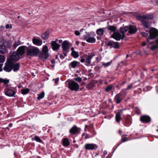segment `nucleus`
Here are the masks:
<instances>
[{
	"label": "nucleus",
	"instance_id": "6ab92c4d",
	"mask_svg": "<svg viewBox=\"0 0 158 158\" xmlns=\"http://www.w3.org/2000/svg\"><path fill=\"white\" fill-rule=\"evenodd\" d=\"M6 52V49L4 43L0 41V53L3 54L5 53Z\"/></svg>",
	"mask_w": 158,
	"mask_h": 158
},
{
	"label": "nucleus",
	"instance_id": "0e129e2a",
	"mask_svg": "<svg viewBox=\"0 0 158 158\" xmlns=\"http://www.w3.org/2000/svg\"><path fill=\"white\" fill-rule=\"evenodd\" d=\"M71 50L72 51V52H73V51H74V48H71Z\"/></svg>",
	"mask_w": 158,
	"mask_h": 158
},
{
	"label": "nucleus",
	"instance_id": "37998d69",
	"mask_svg": "<svg viewBox=\"0 0 158 158\" xmlns=\"http://www.w3.org/2000/svg\"><path fill=\"white\" fill-rule=\"evenodd\" d=\"M111 62H109L106 63H103L102 65L104 66L105 67H108L111 64Z\"/></svg>",
	"mask_w": 158,
	"mask_h": 158
},
{
	"label": "nucleus",
	"instance_id": "9b49d317",
	"mask_svg": "<svg viewBox=\"0 0 158 158\" xmlns=\"http://www.w3.org/2000/svg\"><path fill=\"white\" fill-rule=\"evenodd\" d=\"M140 120L142 123H147L151 121L150 117L148 115H143L140 118Z\"/></svg>",
	"mask_w": 158,
	"mask_h": 158
},
{
	"label": "nucleus",
	"instance_id": "bf43d9fd",
	"mask_svg": "<svg viewBox=\"0 0 158 158\" xmlns=\"http://www.w3.org/2000/svg\"><path fill=\"white\" fill-rule=\"evenodd\" d=\"M62 42V40H59V42L60 43H61Z\"/></svg>",
	"mask_w": 158,
	"mask_h": 158
},
{
	"label": "nucleus",
	"instance_id": "dca6fc26",
	"mask_svg": "<svg viewBox=\"0 0 158 158\" xmlns=\"http://www.w3.org/2000/svg\"><path fill=\"white\" fill-rule=\"evenodd\" d=\"M11 61H17L19 59V56L16 52H14L10 58Z\"/></svg>",
	"mask_w": 158,
	"mask_h": 158
},
{
	"label": "nucleus",
	"instance_id": "e433bc0d",
	"mask_svg": "<svg viewBox=\"0 0 158 158\" xmlns=\"http://www.w3.org/2000/svg\"><path fill=\"white\" fill-rule=\"evenodd\" d=\"M48 47L46 46H44L43 48L42 52L48 53Z\"/></svg>",
	"mask_w": 158,
	"mask_h": 158
},
{
	"label": "nucleus",
	"instance_id": "f257e3e1",
	"mask_svg": "<svg viewBox=\"0 0 158 158\" xmlns=\"http://www.w3.org/2000/svg\"><path fill=\"white\" fill-rule=\"evenodd\" d=\"M40 50L38 48L32 47L27 48V55L28 56H37Z\"/></svg>",
	"mask_w": 158,
	"mask_h": 158
},
{
	"label": "nucleus",
	"instance_id": "f3484780",
	"mask_svg": "<svg viewBox=\"0 0 158 158\" xmlns=\"http://www.w3.org/2000/svg\"><path fill=\"white\" fill-rule=\"evenodd\" d=\"M17 53L19 56H22L25 53V46H21L19 47L17 50Z\"/></svg>",
	"mask_w": 158,
	"mask_h": 158
},
{
	"label": "nucleus",
	"instance_id": "c85d7f7f",
	"mask_svg": "<svg viewBox=\"0 0 158 158\" xmlns=\"http://www.w3.org/2000/svg\"><path fill=\"white\" fill-rule=\"evenodd\" d=\"M19 63H17L14 64L13 63V70L15 72H16L19 70Z\"/></svg>",
	"mask_w": 158,
	"mask_h": 158
},
{
	"label": "nucleus",
	"instance_id": "864d4df0",
	"mask_svg": "<svg viewBox=\"0 0 158 158\" xmlns=\"http://www.w3.org/2000/svg\"><path fill=\"white\" fill-rule=\"evenodd\" d=\"M75 34L76 35H79L80 34L79 31H75Z\"/></svg>",
	"mask_w": 158,
	"mask_h": 158
},
{
	"label": "nucleus",
	"instance_id": "c9c22d12",
	"mask_svg": "<svg viewBox=\"0 0 158 158\" xmlns=\"http://www.w3.org/2000/svg\"><path fill=\"white\" fill-rule=\"evenodd\" d=\"M113 85H110L107 86L105 89V91L108 92L111 90L113 88Z\"/></svg>",
	"mask_w": 158,
	"mask_h": 158
},
{
	"label": "nucleus",
	"instance_id": "0eeeda50",
	"mask_svg": "<svg viewBox=\"0 0 158 158\" xmlns=\"http://www.w3.org/2000/svg\"><path fill=\"white\" fill-rule=\"evenodd\" d=\"M111 37L115 40L118 41L123 39L125 37V34H121L118 32H114L111 35Z\"/></svg>",
	"mask_w": 158,
	"mask_h": 158
},
{
	"label": "nucleus",
	"instance_id": "6e6d98bb",
	"mask_svg": "<svg viewBox=\"0 0 158 158\" xmlns=\"http://www.w3.org/2000/svg\"><path fill=\"white\" fill-rule=\"evenodd\" d=\"M126 81H124V82H123L122 83L120 84V85H123L126 83Z\"/></svg>",
	"mask_w": 158,
	"mask_h": 158
},
{
	"label": "nucleus",
	"instance_id": "f8f14e48",
	"mask_svg": "<svg viewBox=\"0 0 158 158\" xmlns=\"http://www.w3.org/2000/svg\"><path fill=\"white\" fill-rule=\"evenodd\" d=\"M85 148L86 150H93L98 148L97 145L93 143H87L85 144Z\"/></svg>",
	"mask_w": 158,
	"mask_h": 158
},
{
	"label": "nucleus",
	"instance_id": "2eb2a0df",
	"mask_svg": "<svg viewBox=\"0 0 158 158\" xmlns=\"http://www.w3.org/2000/svg\"><path fill=\"white\" fill-rule=\"evenodd\" d=\"M51 45L52 47V49L55 51L57 50L60 47V45L55 41H52L51 42Z\"/></svg>",
	"mask_w": 158,
	"mask_h": 158
},
{
	"label": "nucleus",
	"instance_id": "09e8293b",
	"mask_svg": "<svg viewBox=\"0 0 158 158\" xmlns=\"http://www.w3.org/2000/svg\"><path fill=\"white\" fill-rule=\"evenodd\" d=\"M12 26L11 24H7L6 25V29L11 28Z\"/></svg>",
	"mask_w": 158,
	"mask_h": 158
},
{
	"label": "nucleus",
	"instance_id": "4d7b16f0",
	"mask_svg": "<svg viewBox=\"0 0 158 158\" xmlns=\"http://www.w3.org/2000/svg\"><path fill=\"white\" fill-rule=\"evenodd\" d=\"M146 45V44L145 42H143L142 43V45L143 46H145Z\"/></svg>",
	"mask_w": 158,
	"mask_h": 158
},
{
	"label": "nucleus",
	"instance_id": "58836bf2",
	"mask_svg": "<svg viewBox=\"0 0 158 158\" xmlns=\"http://www.w3.org/2000/svg\"><path fill=\"white\" fill-rule=\"evenodd\" d=\"M29 89H23L22 90V93L23 94H25L29 92Z\"/></svg>",
	"mask_w": 158,
	"mask_h": 158
},
{
	"label": "nucleus",
	"instance_id": "e2e57ef3",
	"mask_svg": "<svg viewBox=\"0 0 158 158\" xmlns=\"http://www.w3.org/2000/svg\"><path fill=\"white\" fill-rule=\"evenodd\" d=\"M86 84V83L85 82H83L82 84H81V85H85Z\"/></svg>",
	"mask_w": 158,
	"mask_h": 158
},
{
	"label": "nucleus",
	"instance_id": "423d86ee",
	"mask_svg": "<svg viewBox=\"0 0 158 158\" xmlns=\"http://www.w3.org/2000/svg\"><path fill=\"white\" fill-rule=\"evenodd\" d=\"M13 63L10 61H7L5 64L3 70L6 72H10L13 69Z\"/></svg>",
	"mask_w": 158,
	"mask_h": 158
},
{
	"label": "nucleus",
	"instance_id": "f704fd0d",
	"mask_svg": "<svg viewBox=\"0 0 158 158\" xmlns=\"http://www.w3.org/2000/svg\"><path fill=\"white\" fill-rule=\"evenodd\" d=\"M108 28L109 30H110L112 31H114L116 30V28L113 26H109L108 27Z\"/></svg>",
	"mask_w": 158,
	"mask_h": 158
},
{
	"label": "nucleus",
	"instance_id": "cd10ccee",
	"mask_svg": "<svg viewBox=\"0 0 158 158\" xmlns=\"http://www.w3.org/2000/svg\"><path fill=\"white\" fill-rule=\"evenodd\" d=\"M133 86V83H131V84L129 85L127 88L124 89H122L121 90L122 92H123L124 93H126L125 92L127 90H128L131 89Z\"/></svg>",
	"mask_w": 158,
	"mask_h": 158
},
{
	"label": "nucleus",
	"instance_id": "4be33fe9",
	"mask_svg": "<svg viewBox=\"0 0 158 158\" xmlns=\"http://www.w3.org/2000/svg\"><path fill=\"white\" fill-rule=\"evenodd\" d=\"M48 53H45L42 52L39 55V57L41 59H46L48 58Z\"/></svg>",
	"mask_w": 158,
	"mask_h": 158
},
{
	"label": "nucleus",
	"instance_id": "a878e982",
	"mask_svg": "<svg viewBox=\"0 0 158 158\" xmlns=\"http://www.w3.org/2000/svg\"><path fill=\"white\" fill-rule=\"evenodd\" d=\"M79 62L76 61H74L71 62L70 65L73 68H74L75 67L78 66L79 65Z\"/></svg>",
	"mask_w": 158,
	"mask_h": 158
},
{
	"label": "nucleus",
	"instance_id": "39448f33",
	"mask_svg": "<svg viewBox=\"0 0 158 158\" xmlns=\"http://www.w3.org/2000/svg\"><path fill=\"white\" fill-rule=\"evenodd\" d=\"M68 87L72 90L77 91L79 89V85L73 81H70L68 83Z\"/></svg>",
	"mask_w": 158,
	"mask_h": 158
},
{
	"label": "nucleus",
	"instance_id": "a19ab883",
	"mask_svg": "<svg viewBox=\"0 0 158 158\" xmlns=\"http://www.w3.org/2000/svg\"><path fill=\"white\" fill-rule=\"evenodd\" d=\"M135 110L136 114H141L140 110L138 107H135Z\"/></svg>",
	"mask_w": 158,
	"mask_h": 158
},
{
	"label": "nucleus",
	"instance_id": "4468645a",
	"mask_svg": "<svg viewBox=\"0 0 158 158\" xmlns=\"http://www.w3.org/2000/svg\"><path fill=\"white\" fill-rule=\"evenodd\" d=\"M80 130V128H78L75 125L70 129L69 132L71 134L74 135L78 133Z\"/></svg>",
	"mask_w": 158,
	"mask_h": 158
},
{
	"label": "nucleus",
	"instance_id": "338daca9",
	"mask_svg": "<svg viewBox=\"0 0 158 158\" xmlns=\"http://www.w3.org/2000/svg\"><path fill=\"white\" fill-rule=\"evenodd\" d=\"M156 3L158 4V0H156Z\"/></svg>",
	"mask_w": 158,
	"mask_h": 158
},
{
	"label": "nucleus",
	"instance_id": "603ef678",
	"mask_svg": "<svg viewBox=\"0 0 158 158\" xmlns=\"http://www.w3.org/2000/svg\"><path fill=\"white\" fill-rule=\"evenodd\" d=\"M157 48V46L156 45H154L152 46L151 47V48L152 50H154L156 49Z\"/></svg>",
	"mask_w": 158,
	"mask_h": 158
},
{
	"label": "nucleus",
	"instance_id": "5fc2aeb1",
	"mask_svg": "<svg viewBox=\"0 0 158 158\" xmlns=\"http://www.w3.org/2000/svg\"><path fill=\"white\" fill-rule=\"evenodd\" d=\"M2 64H0V71H2Z\"/></svg>",
	"mask_w": 158,
	"mask_h": 158
},
{
	"label": "nucleus",
	"instance_id": "aec40b11",
	"mask_svg": "<svg viewBox=\"0 0 158 158\" xmlns=\"http://www.w3.org/2000/svg\"><path fill=\"white\" fill-rule=\"evenodd\" d=\"M128 32L130 34L135 33L137 31L136 28L134 26L130 25L128 27Z\"/></svg>",
	"mask_w": 158,
	"mask_h": 158
},
{
	"label": "nucleus",
	"instance_id": "393cba45",
	"mask_svg": "<svg viewBox=\"0 0 158 158\" xmlns=\"http://www.w3.org/2000/svg\"><path fill=\"white\" fill-rule=\"evenodd\" d=\"M70 143L69 139L67 138L63 139V145L64 146H68L69 145Z\"/></svg>",
	"mask_w": 158,
	"mask_h": 158
},
{
	"label": "nucleus",
	"instance_id": "f03ea898",
	"mask_svg": "<svg viewBox=\"0 0 158 158\" xmlns=\"http://www.w3.org/2000/svg\"><path fill=\"white\" fill-rule=\"evenodd\" d=\"M126 95V93H124L123 92H122L121 90L120 93L117 94L115 96L114 98V102L117 104L120 103L124 99Z\"/></svg>",
	"mask_w": 158,
	"mask_h": 158
},
{
	"label": "nucleus",
	"instance_id": "1a4fd4ad",
	"mask_svg": "<svg viewBox=\"0 0 158 158\" xmlns=\"http://www.w3.org/2000/svg\"><path fill=\"white\" fill-rule=\"evenodd\" d=\"M5 94L9 97H12L14 96L16 94L15 89L9 88H6L4 90Z\"/></svg>",
	"mask_w": 158,
	"mask_h": 158
},
{
	"label": "nucleus",
	"instance_id": "b1692460",
	"mask_svg": "<svg viewBox=\"0 0 158 158\" xmlns=\"http://www.w3.org/2000/svg\"><path fill=\"white\" fill-rule=\"evenodd\" d=\"M121 114L120 112H118L116 113L115 115V120L116 121L118 122L119 123L121 119Z\"/></svg>",
	"mask_w": 158,
	"mask_h": 158
},
{
	"label": "nucleus",
	"instance_id": "7ed1b4c3",
	"mask_svg": "<svg viewBox=\"0 0 158 158\" xmlns=\"http://www.w3.org/2000/svg\"><path fill=\"white\" fill-rule=\"evenodd\" d=\"M94 53L91 54L90 55H84L81 58L80 61L82 63L85 62L88 64L91 63V60L93 57L94 56Z\"/></svg>",
	"mask_w": 158,
	"mask_h": 158
},
{
	"label": "nucleus",
	"instance_id": "412c9836",
	"mask_svg": "<svg viewBox=\"0 0 158 158\" xmlns=\"http://www.w3.org/2000/svg\"><path fill=\"white\" fill-rule=\"evenodd\" d=\"M142 22L144 27L146 28H148L150 25L149 22L146 19L142 20Z\"/></svg>",
	"mask_w": 158,
	"mask_h": 158
},
{
	"label": "nucleus",
	"instance_id": "774afa93",
	"mask_svg": "<svg viewBox=\"0 0 158 158\" xmlns=\"http://www.w3.org/2000/svg\"><path fill=\"white\" fill-rule=\"evenodd\" d=\"M88 127V125H86L85 126V128H87Z\"/></svg>",
	"mask_w": 158,
	"mask_h": 158
},
{
	"label": "nucleus",
	"instance_id": "680f3d73",
	"mask_svg": "<svg viewBox=\"0 0 158 158\" xmlns=\"http://www.w3.org/2000/svg\"><path fill=\"white\" fill-rule=\"evenodd\" d=\"M119 133L120 134V135H121V133H122V131L121 130H119Z\"/></svg>",
	"mask_w": 158,
	"mask_h": 158
},
{
	"label": "nucleus",
	"instance_id": "3c124183",
	"mask_svg": "<svg viewBox=\"0 0 158 158\" xmlns=\"http://www.w3.org/2000/svg\"><path fill=\"white\" fill-rule=\"evenodd\" d=\"M59 80V78H58L56 79H53V81H54L55 83L56 84Z\"/></svg>",
	"mask_w": 158,
	"mask_h": 158
},
{
	"label": "nucleus",
	"instance_id": "052dcab7",
	"mask_svg": "<svg viewBox=\"0 0 158 158\" xmlns=\"http://www.w3.org/2000/svg\"><path fill=\"white\" fill-rule=\"evenodd\" d=\"M86 134V133H83V134H82V136H85Z\"/></svg>",
	"mask_w": 158,
	"mask_h": 158
},
{
	"label": "nucleus",
	"instance_id": "5701e85b",
	"mask_svg": "<svg viewBox=\"0 0 158 158\" xmlns=\"http://www.w3.org/2000/svg\"><path fill=\"white\" fill-rule=\"evenodd\" d=\"M128 30V27L127 26H126L125 27H121L119 30V31L120 32V33L122 34H124V33L126 32Z\"/></svg>",
	"mask_w": 158,
	"mask_h": 158
},
{
	"label": "nucleus",
	"instance_id": "72a5a7b5",
	"mask_svg": "<svg viewBox=\"0 0 158 158\" xmlns=\"http://www.w3.org/2000/svg\"><path fill=\"white\" fill-rule=\"evenodd\" d=\"M21 44V42L19 40H18L16 41H15L13 45V47L15 48H16L18 46Z\"/></svg>",
	"mask_w": 158,
	"mask_h": 158
},
{
	"label": "nucleus",
	"instance_id": "9d476101",
	"mask_svg": "<svg viewBox=\"0 0 158 158\" xmlns=\"http://www.w3.org/2000/svg\"><path fill=\"white\" fill-rule=\"evenodd\" d=\"M62 47L64 51V55L66 56V53L69 49V42L67 40L64 41L62 44Z\"/></svg>",
	"mask_w": 158,
	"mask_h": 158
},
{
	"label": "nucleus",
	"instance_id": "20e7f679",
	"mask_svg": "<svg viewBox=\"0 0 158 158\" xmlns=\"http://www.w3.org/2000/svg\"><path fill=\"white\" fill-rule=\"evenodd\" d=\"M149 38L151 39L155 38L158 36V30L154 27L151 28L149 31ZM156 42L158 44V39Z\"/></svg>",
	"mask_w": 158,
	"mask_h": 158
},
{
	"label": "nucleus",
	"instance_id": "4c0bfd02",
	"mask_svg": "<svg viewBox=\"0 0 158 158\" xmlns=\"http://www.w3.org/2000/svg\"><path fill=\"white\" fill-rule=\"evenodd\" d=\"M94 86V84L92 82H90L86 85V87L89 89L92 88Z\"/></svg>",
	"mask_w": 158,
	"mask_h": 158
},
{
	"label": "nucleus",
	"instance_id": "79ce46f5",
	"mask_svg": "<svg viewBox=\"0 0 158 158\" xmlns=\"http://www.w3.org/2000/svg\"><path fill=\"white\" fill-rule=\"evenodd\" d=\"M35 140L41 143L42 141L41 139L39 137L36 136L35 137Z\"/></svg>",
	"mask_w": 158,
	"mask_h": 158
},
{
	"label": "nucleus",
	"instance_id": "c756f323",
	"mask_svg": "<svg viewBox=\"0 0 158 158\" xmlns=\"http://www.w3.org/2000/svg\"><path fill=\"white\" fill-rule=\"evenodd\" d=\"M96 33L99 35H102L104 33V30L103 28H100L97 30Z\"/></svg>",
	"mask_w": 158,
	"mask_h": 158
},
{
	"label": "nucleus",
	"instance_id": "bb28decb",
	"mask_svg": "<svg viewBox=\"0 0 158 158\" xmlns=\"http://www.w3.org/2000/svg\"><path fill=\"white\" fill-rule=\"evenodd\" d=\"M49 32L47 31L43 33L42 35V38L44 40L47 39L49 37Z\"/></svg>",
	"mask_w": 158,
	"mask_h": 158
},
{
	"label": "nucleus",
	"instance_id": "c03bdc74",
	"mask_svg": "<svg viewBox=\"0 0 158 158\" xmlns=\"http://www.w3.org/2000/svg\"><path fill=\"white\" fill-rule=\"evenodd\" d=\"M128 139L126 137H124L122 138V142L120 143H119V144L118 145V146H119V145H120L122 143L124 142H126L128 141Z\"/></svg>",
	"mask_w": 158,
	"mask_h": 158
},
{
	"label": "nucleus",
	"instance_id": "a18cd8bd",
	"mask_svg": "<svg viewBox=\"0 0 158 158\" xmlns=\"http://www.w3.org/2000/svg\"><path fill=\"white\" fill-rule=\"evenodd\" d=\"M131 121L130 118H127L125 119V122L127 124H129L131 123Z\"/></svg>",
	"mask_w": 158,
	"mask_h": 158
},
{
	"label": "nucleus",
	"instance_id": "ea45409f",
	"mask_svg": "<svg viewBox=\"0 0 158 158\" xmlns=\"http://www.w3.org/2000/svg\"><path fill=\"white\" fill-rule=\"evenodd\" d=\"M5 60V57L4 56L0 55V63L4 62Z\"/></svg>",
	"mask_w": 158,
	"mask_h": 158
},
{
	"label": "nucleus",
	"instance_id": "13d9d810",
	"mask_svg": "<svg viewBox=\"0 0 158 158\" xmlns=\"http://www.w3.org/2000/svg\"><path fill=\"white\" fill-rule=\"evenodd\" d=\"M12 123H10L9 125V127H12Z\"/></svg>",
	"mask_w": 158,
	"mask_h": 158
},
{
	"label": "nucleus",
	"instance_id": "a211bd4d",
	"mask_svg": "<svg viewBox=\"0 0 158 158\" xmlns=\"http://www.w3.org/2000/svg\"><path fill=\"white\" fill-rule=\"evenodd\" d=\"M32 41L34 44L38 46H40L42 45L43 43L41 40L35 38H33Z\"/></svg>",
	"mask_w": 158,
	"mask_h": 158
},
{
	"label": "nucleus",
	"instance_id": "8fccbe9b",
	"mask_svg": "<svg viewBox=\"0 0 158 158\" xmlns=\"http://www.w3.org/2000/svg\"><path fill=\"white\" fill-rule=\"evenodd\" d=\"M90 137V136L89 135V134H86L85 136L84 137V138L85 139H88Z\"/></svg>",
	"mask_w": 158,
	"mask_h": 158
},
{
	"label": "nucleus",
	"instance_id": "ddd939ff",
	"mask_svg": "<svg viewBox=\"0 0 158 158\" xmlns=\"http://www.w3.org/2000/svg\"><path fill=\"white\" fill-rule=\"evenodd\" d=\"M107 45L108 46H111L112 47L115 49H118L119 47V45L118 42H114L113 41H109L107 44Z\"/></svg>",
	"mask_w": 158,
	"mask_h": 158
},
{
	"label": "nucleus",
	"instance_id": "49530a36",
	"mask_svg": "<svg viewBox=\"0 0 158 158\" xmlns=\"http://www.w3.org/2000/svg\"><path fill=\"white\" fill-rule=\"evenodd\" d=\"M146 31V33H145L144 32H142L141 35L143 36L146 37L148 35V31Z\"/></svg>",
	"mask_w": 158,
	"mask_h": 158
},
{
	"label": "nucleus",
	"instance_id": "de8ad7c7",
	"mask_svg": "<svg viewBox=\"0 0 158 158\" xmlns=\"http://www.w3.org/2000/svg\"><path fill=\"white\" fill-rule=\"evenodd\" d=\"M74 80L77 81L78 82H80L81 81V78L79 77H78L77 78H74Z\"/></svg>",
	"mask_w": 158,
	"mask_h": 158
},
{
	"label": "nucleus",
	"instance_id": "2f4dec72",
	"mask_svg": "<svg viewBox=\"0 0 158 158\" xmlns=\"http://www.w3.org/2000/svg\"><path fill=\"white\" fill-rule=\"evenodd\" d=\"M0 82L3 83L5 84H7L9 82V80L6 79H4L0 78Z\"/></svg>",
	"mask_w": 158,
	"mask_h": 158
},
{
	"label": "nucleus",
	"instance_id": "473e14b6",
	"mask_svg": "<svg viewBox=\"0 0 158 158\" xmlns=\"http://www.w3.org/2000/svg\"><path fill=\"white\" fill-rule=\"evenodd\" d=\"M44 96V92H41V93L38 94V97H37V99L38 100H40L43 98Z\"/></svg>",
	"mask_w": 158,
	"mask_h": 158
},
{
	"label": "nucleus",
	"instance_id": "7c9ffc66",
	"mask_svg": "<svg viewBox=\"0 0 158 158\" xmlns=\"http://www.w3.org/2000/svg\"><path fill=\"white\" fill-rule=\"evenodd\" d=\"M72 56L75 58H77L79 56L78 53L75 51H73V52H72Z\"/></svg>",
	"mask_w": 158,
	"mask_h": 158
},
{
	"label": "nucleus",
	"instance_id": "69168bd1",
	"mask_svg": "<svg viewBox=\"0 0 158 158\" xmlns=\"http://www.w3.org/2000/svg\"><path fill=\"white\" fill-rule=\"evenodd\" d=\"M76 44H77V45H78L79 44V42L78 41H76Z\"/></svg>",
	"mask_w": 158,
	"mask_h": 158
},
{
	"label": "nucleus",
	"instance_id": "6e6552de",
	"mask_svg": "<svg viewBox=\"0 0 158 158\" xmlns=\"http://www.w3.org/2000/svg\"><path fill=\"white\" fill-rule=\"evenodd\" d=\"M84 39L88 43H94L96 41L95 38L91 36V35L89 33L85 35L84 37Z\"/></svg>",
	"mask_w": 158,
	"mask_h": 158
}]
</instances>
